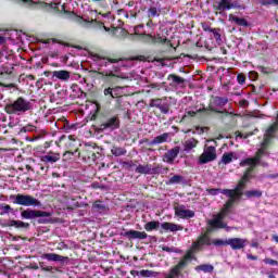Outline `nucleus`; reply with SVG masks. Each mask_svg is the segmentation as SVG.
I'll return each instance as SVG.
<instances>
[{"label":"nucleus","mask_w":278,"mask_h":278,"mask_svg":"<svg viewBox=\"0 0 278 278\" xmlns=\"http://www.w3.org/2000/svg\"><path fill=\"white\" fill-rule=\"evenodd\" d=\"M251 173H253V167H249L245 170L241 180L235 189H228L227 191H223V194H225V197H228L229 200L224 205L222 212L217 215H214L213 219L208 220L211 229H225L226 231H231V227L227 226L223 220H225V216H227V212L230 207L233 206V203L242 199V195L244 194V188L247 187V181H249V179L253 177Z\"/></svg>","instance_id":"1"},{"label":"nucleus","mask_w":278,"mask_h":278,"mask_svg":"<svg viewBox=\"0 0 278 278\" xmlns=\"http://www.w3.org/2000/svg\"><path fill=\"white\" fill-rule=\"evenodd\" d=\"M0 88H16V84L5 85L3 83H0Z\"/></svg>","instance_id":"47"},{"label":"nucleus","mask_w":278,"mask_h":278,"mask_svg":"<svg viewBox=\"0 0 278 278\" xmlns=\"http://www.w3.org/2000/svg\"><path fill=\"white\" fill-rule=\"evenodd\" d=\"M129 166H130V167L136 166V168H137L138 165H137L136 163H134V162H130V163H129Z\"/></svg>","instance_id":"57"},{"label":"nucleus","mask_w":278,"mask_h":278,"mask_svg":"<svg viewBox=\"0 0 278 278\" xmlns=\"http://www.w3.org/2000/svg\"><path fill=\"white\" fill-rule=\"evenodd\" d=\"M3 74H5V75H12V68H10V67H4V68H3V72L0 73V75H3Z\"/></svg>","instance_id":"48"},{"label":"nucleus","mask_w":278,"mask_h":278,"mask_svg":"<svg viewBox=\"0 0 278 278\" xmlns=\"http://www.w3.org/2000/svg\"><path fill=\"white\" fill-rule=\"evenodd\" d=\"M268 177H270L271 179H277V177H278V174H275V175H269Z\"/></svg>","instance_id":"56"},{"label":"nucleus","mask_w":278,"mask_h":278,"mask_svg":"<svg viewBox=\"0 0 278 278\" xmlns=\"http://www.w3.org/2000/svg\"><path fill=\"white\" fill-rule=\"evenodd\" d=\"M229 189H220V188H217V189H207V192L208 194H211L212 197H216L218 194H223V192L227 191Z\"/></svg>","instance_id":"37"},{"label":"nucleus","mask_w":278,"mask_h":278,"mask_svg":"<svg viewBox=\"0 0 278 278\" xmlns=\"http://www.w3.org/2000/svg\"><path fill=\"white\" fill-rule=\"evenodd\" d=\"M5 214H14V208L9 204H0V216H5Z\"/></svg>","instance_id":"28"},{"label":"nucleus","mask_w":278,"mask_h":278,"mask_svg":"<svg viewBox=\"0 0 278 278\" xmlns=\"http://www.w3.org/2000/svg\"><path fill=\"white\" fill-rule=\"evenodd\" d=\"M64 155H73V152H65Z\"/></svg>","instance_id":"61"},{"label":"nucleus","mask_w":278,"mask_h":278,"mask_svg":"<svg viewBox=\"0 0 278 278\" xmlns=\"http://www.w3.org/2000/svg\"><path fill=\"white\" fill-rule=\"evenodd\" d=\"M135 172L139 173V175H160L162 174V166L161 165H138L135 168Z\"/></svg>","instance_id":"6"},{"label":"nucleus","mask_w":278,"mask_h":278,"mask_svg":"<svg viewBox=\"0 0 278 278\" xmlns=\"http://www.w3.org/2000/svg\"><path fill=\"white\" fill-rule=\"evenodd\" d=\"M197 112H205V114H210L208 110L206 108L200 109Z\"/></svg>","instance_id":"54"},{"label":"nucleus","mask_w":278,"mask_h":278,"mask_svg":"<svg viewBox=\"0 0 278 278\" xmlns=\"http://www.w3.org/2000/svg\"><path fill=\"white\" fill-rule=\"evenodd\" d=\"M200 129V134H203L205 131V128H198Z\"/></svg>","instance_id":"60"},{"label":"nucleus","mask_w":278,"mask_h":278,"mask_svg":"<svg viewBox=\"0 0 278 278\" xmlns=\"http://www.w3.org/2000/svg\"><path fill=\"white\" fill-rule=\"evenodd\" d=\"M41 162L43 164H55V162H60V153L49 152L41 157Z\"/></svg>","instance_id":"18"},{"label":"nucleus","mask_w":278,"mask_h":278,"mask_svg":"<svg viewBox=\"0 0 278 278\" xmlns=\"http://www.w3.org/2000/svg\"><path fill=\"white\" fill-rule=\"evenodd\" d=\"M163 251H170V248H163Z\"/></svg>","instance_id":"62"},{"label":"nucleus","mask_w":278,"mask_h":278,"mask_svg":"<svg viewBox=\"0 0 278 278\" xmlns=\"http://www.w3.org/2000/svg\"><path fill=\"white\" fill-rule=\"evenodd\" d=\"M205 244L210 247L212 244V239H210L207 235H202L195 242H193L192 249L193 251H199V249H201V247H205Z\"/></svg>","instance_id":"16"},{"label":"nucleus","mask_w":278,"mask_h":278,"mask_svg":"<svg viewBox=\"0 0 278 278\" xmlns=\"http://www.w3.org/2000/svg\"><path fill=\"white\" fill-rule=\"evenodd\" d=\"M177 155H179V148H174L167 151V153H165V162H167L168 164H173Z\"/></svg>","instance_id":"24"},{"label":"nucleus","mask_w":278,"mask_h":278,"mask_svg":"<svg viewBox=\"0 0 278 278\" xmlns=\"http://www.w3.org/2000/svg\"><path fill=\"white\" fill-rule=\"evenodd\" d=\"M247 257H248V260H252L253 262L257 261V256H255L253 254H248Z\"/></svg>","instance_id":"51"},{"label":"nucleus","mask_w":278,"mask_h":278,"mask_svg":"<svg viewBox=\"0 0 278 278\" xmlns=\"http://www.w3.org/2000/svg\"><path fill=\"white\" fill-rule=\"evenodd\" d=\"M118 127H121V121H118V117H111L98 127V131H105V129L114 131V129H118Z\"/></svg>","instance_id":"8"},{"label":"nucleus","mask_w":278,"mask_h":278,"mask_svg":"<svg viewBox=\"0 0 278 278\" xmlns=\"http://www.w3.org/2000/svg\"><path fill=\"white\" fill-rule=\"evenodd\" d=\"M51 42H52V45H54L55 39H47V40L42 41L43 45H51Z\"/></svg>","instance_id":"49"},{"label":"nucleus","mask_w":278,"mask_h":278,"mask_svg":"<svg viewBox=\"0 0 278 278\" xmlns=\"http://www.w3.org/2000/svg\"><path fill=\"white\" fill-rule=\"evenodd\" d=\"M210 31L214 35L216 42H220V33L216 28H210Z\"/></svg>","instance_id":"42"},{"label":"nucleus","mask_w":278,"mask_h":278,"mask_svg":"<svg viewBox=\"0 0 278 278\" xmlns=\"http://www.w3.org/2000/svg\"><path fill=\"white\" fill-rule=\"evenodd\" d=\"M211 244H214L215 247H229V239L223 240V239H214Z\"/></svg>","instance_id":"35"},{"label":"nucleus","mask_w":278,"mask_h":278,"mask_svg":"<svg viewBox=\"0 0 278 278\" xmlns=\"http://www.w3.org/2000/svg\"><path fill=\"white\" fill-rule=\"evenodd\" d=\"M93 62L97 64V66H99V71H101V68L108 67V65L110 64H118V62H121V59H110L94 55Z\"/></svg>","instance_id":"10"},{"label":"nucleus","mask_w":278,"mask_h":278,"mask_svg":"<svg viewBox=\"0 0 278 278\" xmlns=\"http://www.w3.org/2000/svg\"><path fill=\"white\" fill-rule=\"evenodd\" d=\"M162 14V10L157 9L156 7H150L148 9V17L155 18V16H160Z\"/></svg>","instance_id":"32"},{"label":"nucleus","mask_w":278,"mask_h":278,"mask_svg":"<svg viewBox=\"0 0 278 278\" xmlns=\"http://www.w3.org/2000/svg\"><path fill=\"white\" fill-rule=\"evenodd\" d=\"M7 227H15V229H27L29 228V223L11 219L7 223Z\"/></svg>","instance_id":"23"},{"label":"nucleus","mask_w":278,"mask_h":278,"mask_svg":"<svg viewBox=\"0 0 278 278\" xmlns=\"http://www.w3.org/2000/svg\"><path fill=\"white\" fill-rule=\"evenodd\" d=\"M236 8H240V5H238L237 1L232 2L231 0H219L217 5L214 7L215 10L220 12H225V10H233Z\"/></svg>","instance_id":"13"},{"label":"nucleus","mask_w":278,"mask_h":278,"mask_svg":"<svg viewBox=\"0 0 278 278\" xmlns=\"http://www.w3.org/2000/svg\"><path fill=\"white\" fill-rule=\"evenodd\" d=\"M175 214L179 218H194V211L187 210L185 205L176 206Z\"/></svg>","instance_id":"15"},{"label":"nucleus","mask_w":278,"mask_h":278,"mask_svg":"<svg viewBox=\"0 0 278 278\" xmlns=\"http://www.w3.org/2000/svg\"><path fill=\"white\" fill-rule=\"evenodd\" d=\"M185 116H197V112H194V111H187Z\"/></svg>","instance_id":"50"},{"label":"nucleus","mask_w":278,"mask_h":278,"mask_svg":"<svg viewBox=\"0 0 278 278\" xmlns=\"http://www.w3.org/2000/svg\"><path fill=\"white\" fill-rule=\"evenodd\" d=\"M228 247H230L232 251H240V249H244V247H247V239L230 238L228 239Z\"/></svg>","instance_id":"14"},{"label":"nucleus","mask_w":278,"mask_h":278,"mask_svg":"<svg viewBox=\"0 0 278 278\" xmlns=\"http://www.w3.org/2000/svg\"><path fill=\"white\" fill-rule=\"evenodd\" d=\"M121 236L124 238H128V240H147L149 238V235L144 231H138V230H128L121 232Z\"/></svg>","instance_id":"11"},{"label":"nucleus","mask_w":278,"mask_h":278,"mask_svg":"<svg viewBox=\"0 0 278 278\" xmlns=\"http://www.w3.org/2000/svg\"><path fill=\"white\" fill-rule=\"evenodd\" d=\"M111 153L115 157H121V155H127V149L113 146V148L111 149Z\"/></svg>","instance_id":"27"},{"label":"nucleus","mask_w":278,"mask_h":278,"mask_svg":"<svg viewBox=\"0 0 278 278\" xmlns=\"http://www.w3.org/2000/svg\"><path fill=\"white\" fill-rule=\"evenodd\" d=\"M150 88H152V89L157 88V89L160 90V85H157V84H151V85H150Z\"/></svg>","instance_id":"53"},{"label":"nucleus","mask_w":278,"mask_h":278,"mask_svg":"<svg viewBox=\"0 0 278 278\" xmlns=\"http://www.w3.org/2000/svg\"><path fill=\"white\" fill-rule=\"evenodd\" d=\"M159 110L162 114H168V112H170V105L168 103H163L159 106Z\"/></svg>","instance_id":"39"},{"label":"nucleus","mask_w":278,"mask_h":278,"mask_svg":"<svg viewBox=\"0 0 278 278\" xmlns=\"http://www.w3.org/2000/svg\"><path fill=\"white\" fill-rule=\"evenodd\" d=\"M143 227H144L146 231H153L155 229H160V222L152 220V222L144 224Z\"/></svg>","instance_id":"30"},{"label":"nucleus","mask_w":278,"mask_h":278,"mask_svg":"<svg viewBox=\"0 0 278 278\" xmlns=\"http://www.w3.org/2000/svg\"><path fill=\"white\" fill-rule=\"evenodd\" d=\"M184 182V176H179V175H174L173 177H170L168 179V185L169 186H175L176 184H181Z\"/></svg>","instance_id":"33"},{"label":"nucleus","mask_w":278,"mask_h":278,"mask_svg":"<svg viewBox=\"0 0 278 278\" xmlns=\"http://www.w3.org/2000/svg\"><path fill=\"white\" fill-rule=\"evenodd\" d=\"M216 160V148L205 146L203 153L200 155L199 164H207Z\"/></svg>","instance_id":"7"},{"label":"nucleus","mask_w":278,"mask_h":278,"mask_svg":"<svg viewBox=\"0 0 278 278\" xmlns=\"http://www.w3.org/2000/svg\"><path fill=\"white\" fill-rule=\"evenodd\" d=\"M99 75H101L102 77H118L116 74H114V71L99 72Z\"/></svg>","instance_id":"41"},{"label":"nucleus","mask_w":278,"mask_h":278,"mask_svg":"<svg viewBox=\"0 0 278 278\" xmlns=\"http://www.w3.org/2000/svg\"><path fill=\"white\" fill-rule=\"evenodd\" d=\"M193 255L192 252H188L184 258L174 267V270H177V273L179 274L181 271V269L186 268V266H188V262H190V260H192Z\"/></svg>","instance_id":"20"},{"label":"nucleus","mask_w":278,"mask_h":278,"mask_svg":"<svg viewBox=\"0 0 278 278\" xmlns=\"http://www.w3.org/2000/svg\"><path fill=\"white\" fill-rule=\"evenodd\" d=\"M244 194H245V197H248V199H253V198L260 199V197H262V191L249 190V191H245Z\"/></svg>","instance_id":"34"},{"label":"nucleus","mask_w":278,"mask_h":278,"mask_svg":"<svg viewBox=\"0 0 278 278\" xmlns=\"http://www.w3.org/2000/svg\"><path fill=\"white\" fill-rule=\"evenodd\" d=\"M139 275L141 277H157V275H160V274L157 271L142 269V270H140Z\"/></svg>","instance_id":"36"},{"label":"nucleus","mask_w":278,"mask_h":278,"mask_svg":"<svg viewBox=\"0 0 278 278\" xmlns=\"http://www.w3.org/2000/svg\"><path fill=\"white\" fill-rule=\"evenodd\" d=\"M52 77L60 81H68V79H71V72L66 70L54 71L52 72Z\"/></svg>","instance_id":"19"},{"label":"nucleus","mask_w":278,"mask_h":278,"mask_svg":"<svg viewBox=\"0 0 278 278\" xmlns=\"http://www.w3.org/2000/svg\"><path fill=\"white\" fill-rule=\"evenodd\" d=\"M93 207L96 210H105V204L101 203L100 201H97L93 203Z\"/></svg>","instance_id":"44"},{"label":"nucleus","mask_w":278,"mask_h":278,"mask_svg":"<svg viewBox=\"0 0 278 278\" xmlns=\"http://www.w3.org/2000/svg\"><path fill=\"white\" fill-rule=\"evenodd\" d=\"M247 103H249V102H247V100H241L240 101V105H247Z\"/></svg>","instance_id":"55"},{"label":"nucleus","mask_w":278,"mask_h":278,"mask_svg":"<svg viewBox=\"0 0 278 278\" xmlns=\"http://www.w3.org/2000/svg\"><path fill=\"white\" fill-rule=\"evenodd\" d=\"M195 270L202 273H214V265L211 264H202L195 267Z\"/></svg>","instance_id":"31"},{"label":"nucleus","mask_w":278,"mask_h":278,"mask_svg":"<svg viewBox=\"0 0 278 278\" xmlns=\"http://www.w3.org/2000/svg\"><path fill=\"white\" fill-rule=\"evenodd\" d=\"M264 263L269 264V266H278V262L273 258H265Z\"/></svg>","instance_id":"45"},{"label":"nucleus","mask_w":278,"mask_h":278,"mask_svg":"<svg viewBox=\"0 0 278 278\" xmlns=\"http://www.w3.org/2000/svg\"><path fill=\"white\" fill-rule=\"evenodd\" d=\"M273 240H275V242H277V243H278V236H277V235H275V236L273 237Z\"/></svg>","instance_id":"58"},{"label":"nucleus","mask_w":278,"mask_h":278,"mask_svg":"<svg viewBox=\"0 0 278 278\" xmlns=\"http://www.w3.org/2000/svg\"><path fill=\"white\" fill-rule=\"evenodd\" d=\"M175 277H179V274H178L177 269H174V267H173V268L170 269V273L167 274V275L165 276V278H175Z\"/></svg>","instance_id":"43"},{"label":"nucleus","mask_w":278,"mask_h":278,"mask_svg":"<svg viewBox=\"0 0 278 278\" xmlns=\"http://www.w3.org/2000/svg\"><path fill=\"white\" fill-rule=\"evenodd\" d=\"M229 103V98L227 97H218V96H213L211 98L208 108L211 112H215L216 114H222L219 118H225L226 116H233V112H229L227 110H223L225 105Z\"/></svg>","instance_id":"2"},{"label":"nucleus","mask_w":278,"mask_h":278,"mask_svg":"<svg viewBox=\"0 0 278 278\" xmlns=\"http://www.w3.org/2000/svg\"><path fill=\"white\" fill-rule=\"evenodd\" d=\"M21 216L24 220H34L35 218H40L38 219L39 225H47V223H49V219L47 218H51V213L27 208L21 212Z\"/></svg>","instance_id":"5"},{"label":"nucleus","mask_w":278,"mask_h":278,"mask_svg":"<svg viewBox=\"0 0 278 278\" xmlns=\"http://www.w3.org/2000/svg\"><path fill=\"white\" fill-rule=\"evenodd\" d=\"M197 144H199V140L190 138L185 141L184 149L185 151H192V149H197Z\"/></svg>","instance_id":"26"},{"label":"nucleus","mask_w":278,"mask_h":278,"mask_svg":"<svg viewBox=\"0 0 278 278\" xmlns=\"http://www.w3.org/2000/svg\"><path fill=\"white\" fill-rule=\"evenodd\" d=\"M103 94L109 100L118 99V97H123V87H121V86L106 87L103 90Z\"/></svg>","instance_id":"9"},{"label":"nucleus","mask_w":278,"mask_h":278,"mask_svg":"<svg viewBox=\"0 0 278 278\" xmlns=\"http://www.w3.org/2000/svg\"><path fill=\"white\" fill-rule=\"evenodd\" d=\"M233 160H238L236 152H225L222 156V164H231Z\"/></svg>","instance_id":"25"},{"label":"nucleus","mask_w":278,"mask_h":278,"mask_svg":"<svg viewBox=\"0 0 278 278\" xmlns=\"http://www.w3.org/2000/svg\"><path fill=\"white\" fill-rule=\"evenodd\" d=\"M167 80L170 81L169 86L172 88H186V78H182L176 74H169Z\"/></svg>","instance_id":"12"},{"label":"nucleus","mask_w":278,"mask_h":278,"mask_svg":"<svg viewBox=\"0 0 278 278\" xmlns=\"http://www.w3.org/2000/svg\"><path fill=\"white\" fill-rule=\"evenodd\" d=\"M268 278H277L275 275H269Z\"/></svg>","instance_id":"64"},{"label":"nucleus","mask_w":278,"mask_h":278,"mask_svg":"<svg viewBox=\"0 0 278 278\" xmlns=\"http://www.w3.org/2000/svg\"><path fill=\"white\" fill-rule=\"evenodd\" d=\"M237 80H238V84H240L242 86L243 84H245L247 77L244 75H242V74H239L237 76Z\"/></svg>","instance_id":"46"},{"label":"nucleus","mask_w":278,"mask_h":278,"mask_svg":"<svg viewBox=\"0 0 278 278\" xmlns=\"http://www.w3.org/2000/svg\"><path fill=\"white\" fill-rule=\"evenodd\" d=\"M230 23H235V25H239V27H249V22L244 20L243 17H238L233 14L229 15Z\"/></svg>","instance_id":"22"},{"label":"nucleus","mask_w":278,"mask_h":278,"mask_svg":"<svg viewBox=\"0 0 278 278\" xmlns=\"http://www.w3.org/2000/svg\"><path fill=\"white\" fill-rule=\"evenodd\" d=\"M64 129L66 131V134H68V131H71V129H73V126H70L68 124L64 125Z\"/></svg>","instance_id":"52"},{"label":"nucleus","mask_w":278,"mask_h":278,"mask_svg":"<svg viewBox=\"0 0 278 278\" xmlns=\"http://www.w3.org/2000/svg\"><path fill=\"white\" fill-rule=\"evenodd\" d=\"M4 110L7 114H25L31 110V103L20 97L14 102L7 104Z\"/></svg>","instance_id":"4"},{"label":"nucleus","mask_w":278,"mask_h":278,"mask_svg":"<svg viewBox=\"0 0 278 278\" xmlns=\"http://www.w3.org/2000/svg\"><path fill=\"white\" fill-rule=\"evenodd\" d=\"M261 5H278V0H257Z\"/></svg>","instance_id":"40"},{"label":"nucleus","mask_w":278,"mask_h":278,"mask_svg":"<svg viewBox=\"0 0 278 278\" xmlns=\"http://www.w3.org/2000/svg\"><path fill=\"white\" fill-rule=\"evenodd\" d=\"M4 38L0 37V45L3 43Z\"/></svg>","instance_id":"63"},{"label":"nucleus","mask_w":278,"mask_h":278,"mask_svg":"<svg viewBox=\"0 0 278 278\" xmlns=\"http://www.w3.org/2000/svg\"><path fill=\"white\" fill-rule=\"evenodd\" d=\"M161 229H164V231H172V232L184 231V226L165 222L161 224Z\"/></svg>","instance_id":"21"},{"label":"nucleus","mask_w":278,"mask_h":278,"mask_svg":"<svg viewBox=\"0 0 278 278\" xmlns=\"http://www.w3.org/2000/svg\"><path fill=\"white\" fill-rule=\"evenodd\" d=\"M261 166L266 167V166H268V163L263 162V163H261Z\"/></svg>","instance_id":"59"},{"label":"nucleus","mask_w":278,"mask_h":278,"mask_svg":"<svg viewBox=\"0 0 278 278\" xmlns=\"http://www.w3.org/2000/svg\"><path fill=\"white\" fill-rule=\"evenodd\" d=\"M161 105H162V99L157 98V99L150 100L149 108H157L159 110Z\"/></svg>","instance_id":"38"},{"label":"nucleus","mask_w":278,"mask_h":278,"mask_svg":"<svg viewBox=\"0 0 278 278\" xmlns=\"http://www.w3.org/2000/svg\"><path fill=\"white\" fill-rule=\"evenodd\" d=\"M168 132H164L163 135L156 136L152 141L151 144H162L168 140Z\"/></svg>","instance_id":"29"},{"label":"nucleus","mask_w":278,"mask_h":278,"mask_svg":"<svg viewBox=\"0 0 278 278\" xmlns=\"http://www.w3.org/2000/svg\"><path fill=\"white\" fill-rule=\"evenodd\" d=\"M9 199L14 203V205H22L23 207H40V205H42L40 200L29 194H11Z\"/></svg>","instance_id":"3"},{"label":"nucleus","mask_w":278,"mask_h":278,"mask_svg":"<svg viewBox=\"0 0 278 278\" xmlns=\"http://www.w3.org/2000/svg\"><path fill=\"white\" fill-rule=\"evenodd\" d=\"M42 258L48 262H61L62 264H64V262H68V256H62L55 253H45Z\"/></svg>","instance_id":"17"}]
</instances>
